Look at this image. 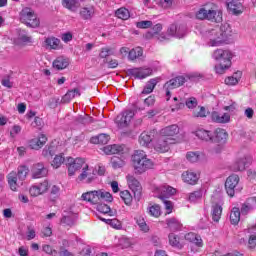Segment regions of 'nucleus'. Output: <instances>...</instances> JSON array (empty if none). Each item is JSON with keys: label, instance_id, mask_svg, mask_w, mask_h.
I'll return each mask as SVG.
<instances>
[{"label": "nucleus", "instance_id": "58836bf2", "mask_svg": "<svg viewBox=\"0 0 256 256\" xmlns=\"http://www.w3.org/2000/svg\"><path fill=\"white\" fill-rule=\"evenodd\" d=\"M241 77H243V72L237 71L232 76H228L225 79V85L235 86L241 81Z\"/></svg>", "mask_w": 256, "mask_h": 256}, {"label": "nucleus", "instance_id": "f3484780", "mask_svg": "<svg viewBox=\"0 0 256 256\" xmlns=\"http://www.w3.org/2000/svg\"><path fill=\"white\" fill-rule=\"evenodd\" d=\"M43 47L49 51H59L63 49V44L59 38L54 36L46 37L43 42Z\"/></svg>", "mask_w": 256, "mask_h": 256}, {"label": "nucleus", "instance_id": "7c9ffc66", "mask_svg": "<svg viewBox=\"0 0 256 256\" xmlns=\"http://www.w3.org/2000/svg\"><path fill=\"white\" fill-rule=\"evenodd\" d=\"M183 239L185 241H188L189 243H193L196 245V247H203V239L200 235L190 232L183 236Z\"/></svg>", "mask_w": 256, "mask_h": 256}, {"label": "nucleus", "instance_id": "37998d69", "mask_svg": "<svg viewBox=\"0 0 256 256\" xmlns=\"http://www.w3.org/2000/svg\"><path fill=\"white\" fill-rule=\"evenodd\" d=\"M140 57H143V48L135 47V48L130 49V53L128 54L129 61H135L136 59H139Z\"/></svg>", "mask_w": 256, "mask_h": 256}, {"label": "nucleus", "instance_id": "423d86ee", "mask_svg": "<svg viewBox=\"0 0 256 256\" xmlns=\"http://www.w3.org/2000/svg\"><path fill=\"white\" fill-rule=\"evenodd\" d=\"M20 21L27 25V27H32L33 29L41 25V21L37 18V14L31 8H24L20 12Z\"/></svg>", "mask_w": 256, "mask_h": 256}, {"label": "nucleus", "instance_id": "3c124183", "mask_svg": "<svg viewBox=\"0 0 256 256\" xmlns=\"http://www.w3.org/2000/svg\"><path fill=\"white\" fill-rule=\"evenodd\" d=\"M81 95L79 93L78 89L69 90L62 98L63 103H69L72 99H75V97H79Z\"/></svg>", "mask_w": 256, "mask_h": 256}, {"label": "nucleus", "instance_id": "6e6d98bb", "mask_svg": "<svg viewBox=\"0 0 256 256\" xmlns=\"http://www.w3.org/2000/svg\"><path fill=\"white\" fill-rule=\"evenodd\" d=\"M35 237H37V231L35 230V226H27L25 232V239L27 241H32V239H35Z\"/></svg>", "mask_w": 256, "mask_h": 256}, {"label": "nucleus", "instance_id": "c03bdc74", "mask_svg": "<svg viewBox=\"0 0 256 256\" xmlns=\"http://www.w3.org/2000/svg\"><path fill=\"white\" fill-rule=\"evenodd\" d=\"M151 141H153V138L151 137V134H149V132H142L139 136V144L142 147H149Z\"/></svg>", "mask_w": 256, "mask_h": 256}, {"label": "nucleus", "instance_id": "dca6fc26", "mask_svg": "<svg viewBox=\"0 0 256 256\" xmlns=\"http://www.w3.org/2000/svg\"><path fill=\"white\" fill-rule=\"evenodd\" d=\"M237 185H239V176L231 175L226 179L225 188L226 193L229 197H234L235 192L237 191Z\"/></svg>", "mask_w": 256, "mask_h": 256}, {"label": "nucleus", "instance_id": "393cba45", "mask_svg": "<svg viewBox=\"0 0 256 256\" xmlns=\"http://www.w3.org/2000/svg\"><path fill=\"white\" fill-rule=\"evenodd\" d=\"M182 180L188 185H195L199 181V172L188 170L182 173Z\"/></svg>", "mask_w": 256, "mask_h": 256}, {"label": "nucleus", "instance_id": "4c0bfd02", "mask_svg": "<svg viewBox=\"0 0 256 256\" xmlns=\"http://www.w3.org/2000/svg\"><path fill=\"white\" fill-rule=\"evenodd\" d=\"M157 83H159V78L150 79L144 86L142 95H149L153 93V91L155 90V87H157Z\"/></svg>", "mask_w": 256, "mask_h": 256}, {"label": "nucleus", "instance_id": "ddd939ff", "mask_svg": "<svg viewBox=\"0 0 256 256\" xmlns=\"http://www.w3.org/2000/svg\"><path fill=\"white\" fill-rule=\"evenodd\" d=\"M185 84V77L178 76L170 81L166 82L164 85V89H166V101L171 99V89H177V87H181V85Z\"/></svg>", "mask_w": 256, "mask_h": 256}, {"label": "nucleus", "instance_id": "cd10ccee", "mask_svg": "<svg viewBox=\"0 0 256 256\" xmlns=\"http://www.w3.org/2000/svg\"><path fill=\"white\" fill-rule=\"evenodd\" d=\"M83 1L84 0H62V6L68 9V11H72V13H77Z\"/></svg>", "mask_w": 256, "mask_h": 256}, {"label": "nucleus", "instance_id": "0eeeda50", "mask_svg": "<svg viewBox=\"0 0 256 256\" xmlns=\"http://www.w3.org/2000/svg\"><path fill=\"white\" fill-rule=\"evenodd\" d=\"M85 163V158L68 157L66 159V167L68 169L69 177H74L75 173H77V171H79L85 165Z\"/></svg>", "mask_w": 256, "mask_h": 256}, {"label": "nucleus", "instance_id": "864d4df0", "mask_svg": "<svg viewBox=\"0 0 256 256\" xmlns=\"http://www.w3.org/2000/svg\"><path fill=\"white\" fill-rule=\"evenodd\" d=\"M173 104L171 105L172 111H179V109H183L185 107V100L179 99L177 97L173 98Z\"/></svg>", "mask_w": 256, "mask_h": 256}, {"label": "nucleus", "instance_id": "5701e85b", "mask_svg": "<svg viewBox=\"0 0 256 256\" xmlns=\"http://www.w3.org/2000/svg\"><path fill=\"white\" fill-rule=\"evenodd\" d=\"M227 8L229 9L230 13H233V15H241V13L245 11L243 4L239 0H228Z\"/></svg>", "mask_w": 256, "mask_h": 256}, {"label": "nucleus", "instance_id": "1a4fd4ad", "mask_svg": "<svg viewBox=\"0 0 256 256\" xmlns=\"http://www.w3.org/2000/svg\"><path fill=\"white\" fill-rule=\"evenodd\" d=\"M212 220L219 223L221 215H223V202L219 196H212Z\"/></svg>", "mask_w": 256, "mask_h": 256}, {"label": "nucleus", "instance_id": "b1692460", "mask_svg": "<svg viewBox=\"0 0 256 256\" xmlns=\"http://www.w3.org/2000/svg\"><path fill=\"white\" fill-rule=\"evenodd\" d=\"M7 180L11 191H18L19 187H23V182H19L17 172H10L7 176Z\"/></svg>", "mask_w": 256, "mask_h": 256}, {"label": "nucleus", "instance_id": "a211bd4d", "mask_svg": "<svg viewBox=\"0 0 256 256\" xmlns=\"http://www.w3.org/2000/svg\"><path fill=\"white\" fill-rule=\"evenodd\" d=\"M156 192L158 193V199H169V197H173L177 193V189L164 184L156 188Z\"/></svg>", "mask_w": 256, "mask_h": 256}, {"label": "nucleus", "instance_id": "a18cd8bd", "mask_svg": "<svg viewBox=\"0 0 256 256\" xmlns=\"http://www.w3.org/2000/svg\"><path fill=\"white\" fill-rule=\"evenodd\" d=\"M241 221V211L239 208L234 207L230 213V222L232 225H237Z\"/></svg>", "mask_w": 256, "mask_h": 256}, {"label": "nucleus", "instance_id": "c9c22d12", "mask_svg": "<svg viewBox=\"0 0 256 256\" xmlns=\"http://www.w3.org/2000/svg\"><path fill=\"white\" fill-rule=\"evenodd\" d=\"M33 43V38L25 31H20L18 38L15 40L16 45H27Z\"/></svg>", "mask_w": 256, "mask_h": 256}, {"label": "nucleus", "instance_id": "680f3d73", "mask_svg": "<svg viewBox=\"0 0 256 256\" xmlns=\"http://www.w3.org/2000/svg\"><path fill=\"white\" fill-rule=\"evenodd\" d=\"M187 161L190 163H197L201 159V153L199 152H187L186 154Z\"/></svg>", "mask_w": 256, "mask_h": 256}, {"label": "nucleus", "instance_id": "603ef678", "mask_svg": "<svg viewBox=\"0 0 256 256\" xmlns=\"http://www.w3.org/2000/svg\"><path fill=\"white\" fill-rule=\"evenodd\" d=\"M64 163H65V156L63 154H58L53 158L51 162V166L53 167V169H59V167H61V165Z\"/></svg>", "mask_w": 256, "mask_h": 256}, {"label": "nucleus", "instance_id": "de8ad7c7", "mask_svg": "<svg viewBox=\"0 0 256 256\" xmlns=\"http://www.w3.org/2000/svg\"><path fill=\"white\" fill-rule=\"evenodd\" d=\"M19 179V183H24L25 179H27V175H29V168L27 166L18 167V172L16 173Z\"/></svg>", "mask_w": 256, "mask_h": 256}, {"label": "nucleus", "instance_id": "0e129e2a", "mask_svg": "<svg viewBox=\"0 0 256 256\" xmlns=\"http://www.w3.org/2000/svg\"><path fill=\"white\" fill-rule=\"evenodd\" d=\"M194 117H207V110L203 106H199L193 112Z\"/></svg>", "mask_w": 256, "mask_h": 256}, {"label": "nucleus", "instance_id": "ea45409f", "mask_svg": "<svg viewBox=\"0 0 256 256\" xmlns=\"http://www.w3.org/2000/svg\"><path fill=\"white\" fill-rule=\"evenodd\" d=\"M166 225H167L168 229H170V231H181V227H183L181 222L176 218L167 219Z\"/></svg>", "mask_w": 256, "mask_h": 256}, {"label": "nucleus", "instance_id": "5fc2aeb1", "mask_svg": "<svg viewBox=\"0 0 256 256\" xmlns=\"http://www.w3.org/2000/svg\"><path fill=\"white\" fill-rule=\"evenodd\" d=\"M148 213L151 217H160L161 216V206L153 204L148 206Z\"/></svg>", "mask_w": 256, "mask_h": 256}, {"label": "nucleus", "instance_id": "412c9836", "mask_svg": "<svg viewBox=\"0 0 256 256\" xmlns=\"http://www.w3.org/2000/svg\"><path fill=\"white\" fill-rule=\"evenodd\" d=\"M168 243L174 249H183L185 247L183 236H179L173 232L168 235Z\"/></svg>", "mask_w": 256, "mask_h": 256}, {"label": "nucleus", "instance_id": "e2e57ef3", "mask_svg": "<svg viewBox=\"0 0 256 256\" xmlns=\"http://www.w3.org/2000/svg\"><path fill=\"white\" fill-rule=\"evenodd\" d=\"M111 165L113 169H121V167L125 166V161H123L121 158L113 157L111 159Z\"/></svg>", "mask_w": 256, "mask_h": 256}, {"label": "nucleus", "instance_id": "4be33fe9", "mask_svg": "<svg viewBox=\"0 0 256 256\" xmlns=\"http://www.w3.org/2000/svg\"><path fill=\"white\" fill-rule=\"evenodd\" d=\"M178 133H179V126L177 124L166 126L160 130V135L162 137H165L166 139H173V137H177Z\"/></svg>", "mask_w": 256, "mask_h": 256}, {"label": "nucleus", "instance_id": "473e14b6", "mask_svg": "<svg viewBox=\"0 0 256 256\" xmlns=\"http://www.w3.org/2000/svg\"><path fill=\"white\" fill-rule=\"evenodd\" d=\"M69 58L64 56L57 57L53 62L54 69H57L58 71H63V69H67L69 67Z\"/></svg>", "mask_w": 256, "mask_h": 256}, {"label": "nucleus", "instance_id": "f8f14e48", "mask_svg": "<svg viewBox=\"0 0 256 256\" xmlns=\"http://www.w3.org/2000/svg\"><path fill=\"white\" fill-rule=\"evenodd\" d=\"M170 37H176V39H183L187 35V26L185 24H172L167 30Z\"/></svg>", "mask_w": 256, "mask_h": 256}, {"label": "nucleus", "instance_id": "bf43d9fd", "mask_svg": "<svg viewBox=\"0 0 256 256\" xmlns=\"http://www.w3.org/2000/svg\"><path fill=\"white\" fill-rule=\"evenodd\" d=\"M120 197L124 201L125 205L129 206L133 203V196H131V193L128 190L120 192Z\"/></svg>", "mask_w": 256, "mask_h": 256}, {"label": "nucleus", "instance_id": "9b49d317", "mask_svg": "<svg viewBox=\"0 0 256 256\" xmlns=\"http://www.w3.org/2000/svg\"><path fill=\"white\" fill-rule=\"evenodd\" d=\"M135 117V112L132 110H126L116 117V124L120 129H125L131 125V121Z\"/></svg>", "mask_w": 256, "mask_h": 256}, {"label": "nucleus", "instance_id": "f257e3e1", "mask_svg": "<svg viewBox=\"0 0 256 256\" xmlns=\"http://www.w3.org/2000/svg\"><path fill=\"white\" fill-rule=\"evenodd\" d=\"M233 35H235L233 29L229 24L225 23L206 30L202 37L206 39L209 47H221L229 43Z\"/></svg>", "mask_w": 256, "mask_h": 256}, {"label": "nucleus", "instance_id": "69168bd1", "mask_svg": "<svg viewBox=\"0 0 256 256\" xmlns=\"http://www.w3.org/2000/svg\"><path fill=\"white\" fill-rule=\"evenodd\" d=\"M184 105H186L188 109H195V107H197L198 105L197 98L195 97L188 98L186 101H184Z\"/></svg>", "mask_w": 256, "mask_h": 256}, {"label": "nucleus", "instance_id": "09e8293b", "mask_svg": "<svg viewBox=\"0 0 256 256\" xmlns=\"http://www.w3.org/2000/svg\"><path fill=\"white\" fill-rule=\"evenodd\" d=\"M135 221L143 233H149V225H147V222L145 221V218L143 216H137L135 218Z\"/></svg>", "mask_w": 256, "mask_h": 256}, {"label": "nucleus", "instance_id": "774afa93", "mask_svg": "<svg viewBox=\"0 0 256 256\" xmlns=\"http://www.w3.org/2000/svg\"><path fill=\"white\" fill-rule=\"evenodd\" d=\"M249 249H255L256 247V233H252L248 239Z\"/></svg>", "mask_w": 256, "mask_h": 256}, {"label": "nucleus", "instance_id": "f03ea898", "mask_svg": "<svg viewBox=\"0 0 256 256\" xmlns=\"http://www.w3.org/2000/svg\"><path fill=\"white\" fill-rule=\"evenodd\" d=\"M131 163L136 175H143V173L153 169L155 167V162H153L147 152L143 150H135L131 156Z\"/></svg>", "mask_w": 256, "mask_h": 256}, {"label": "nucleus", "instance_id": "a19ab883", "mask_svg": "<svg viewBox=\"0 0 256 256\" xmlns=\"http://www.w3.org/2000/svg\"><path fill=\"white\" fill-rule=\"evenodd\" d=\"M101 221H104V223H107V225H110L113 229H116L118 231H121L123 229V223L119 219H105L102 217H99Z\"/></svg>", "mask_w": 256, "mask_h": 256}, {"label": "nucleus", "instance_id": "72a5a7b5", "mask_svg": "<svg viewBox=\"0 0 256 256\" xmlns=\"http://www.w3.org/2000/svg\"><path fill=\"white\" fill-rule=\"evenodd\" d=\"M194 135L198 137V139H201V141H212L213 133L211 131L205 130L203 128H198L195 132Z\"/></svg>", "mask_w": 256, "mask_h": 256}, {"label": "nucleus", "instance_id": "2f4dec72", "mask_svg": "<svg viewBox=\"0 0 256 256\" xmlns=\"http://www.w3.org/2000/svg\"><path fill=\"white\" fill-rule=\"evenodd\" d=\"M45 143H47V136H45V134H41L39 137L30 140L29 145L31 149L39 151V149H41Z\"/></svg>", "mask_w": 256, "mask_h": 256}, {"label": "nucleus", "instance_id": "9d476101", "mask_svg": "<svg viewBox=\"0 0 256 256\" xmlns=\"http://www.w3.org/2000/svg\"><path fill=\"white\" fill-rule=\"evenodd\" d=\"M175 143V138H166L160 135L154 142V149L158 153H167L169 151V145Z\"/></svg>", "mask_w": 256, "mask_h": 256}, {"label": "nucleus", "instance_id": "8fccbe9b", "mask_svg": "<svg viewBox=\"0 0 256 256\" xmlns=\"http://www.w3.org/2000/svg\"><path fill=\"white\" fill-rule=\"evenodd\" d=\"M97 211L99 213H102L103 215H109L110 217H113L115 215V212L111 210V207L107 204H99L96 207Z\"/></svg>", "mask_w": 256, "mask_h": 256}, {"label": "nucleus", "instance_id": "7ed1b4c3", "mask_svg": "<svg viewBox=\"0 0 256 256\" xmlns=\"http://www.w3.org/2000/svg\"><path fill=\"white\" fill-rule=\"evenodd\" d=\"M213 59L219 63L215 66L218 75H223L231 67V61L235 54L231 50L216 49L212 54Z\"/></svg>", "mask_w": 256, "mask_h": 256}, {"label": "nucleus", "instance_id": "4d7b16f0", "mask_svg": "<svg viewBox=\"0 0 256 256\" xmlns=\"http://www.w3.org/2000/svg\"><path fill=\"white\" fill-rule=\"evenodd\" d=\"M62 225H68V227H71V225L75 224V214L70 213L69 215H64L61 219Z\"/></svg>", "mask_w": 256, "mask_h": 256}, {"label": "nucleus", "instance_id": "f704fd0d", "mask_svg": "<svg viewBox=\"0 0 256 256\" xmlns=\"http://www.w3.org/2000/svg\"><path fill=\"white\" fill-rule=\"evenodd\" d=\"M128 187L133 191L134 193H137V191H141V183H139V180L135 178L133 175L126 176Z\"/></svg>", "mask_w": 256, "mask_h": 256}, {"label": "nucleus", "instance_id": "aec40b11", "mask_svg": "<svg viewBox=\"0 0 256 256\" xmlns=\"http://www.w3.org/2000/svg\"><path fill=\"white\" fill-rule=\"evenodd\" d=\"M47 168L43 163H36L31 167L32 179H41L47 177Z\"/></svg>", "mask_w": 256, "mask_h": 256}, {"label": "nucleus", "instance_id": "e433bc0d", "mask_svg": "<svg viewBox=\"0 0 256 256\" xmlns=\"http://www.w3.org/2000/svg\"><path fill=\"white\" fill-rule=\"evenodd\" d=\"M111 137L108 134H100L98 136H93L90 139V142L94 145H107L110 141Z\"/></svg>", "mask_w": 256, "mask_h": 256}, {"label": "nucleus", "instance_id": "79ce46f5", "mask_svg": "<svg viewBox=\"0 0 256 256\" xmlns=\"http://www.w3.org/2000/svg\"><path fill=\"white\" fill-rule=\"evenodd\" d=\"M205 191L203 189L196 190L189 194L188 201L190 203H199L201 199H203Z\"/></svg>", "mask_w": 256, "mask_h": 256}, {"label": "nucleus", "instance_id": "13d9d810", "mask_svg": "<svg viewBox=\"0 0 256 256\" xmlns=\"http://www.w3.org/2000/svg\"><path fill=\"white\" fill-rule=\"evenodd\" d=\"M116 17H118V19H122L123 21H127V19H129V17H131L129 10H127L126 8H119L116 11Z\"/></svg>", "mask_w": 256, "mask_h": 256}, {"label": "nucleus", "instance_id": "6e6552de", "mask_svg": "<svg viewBox=\"0 0 256 256\" xmlns=\"http://www.w3.org/2000/svg\"><path fill=\"white\" fill-rule=\"evenodd\" d=\"M95 180V169L89 167V164L85 162L82 166V171L79 174L77 181L78 183H91Z\"/></svg>", "mask_w": 256, "mask_h": 256}, {"label": "nucleus", "instance_id": "052dcab7", "mask_svg": "<svg viewBox=\"0 0 256 256\" xmlns=\"http://www.w3.org/2000/svg\"><path fill=\"white\" fill-rule=\"evenodd\" d=\"M94 13L95 10L93 8L84 7L80 10V16L82 17V19H91Z\"/></svg>", "mask_w": 256, "mask_h": 256}, {"label": "nucleus", "instance_id": "4468645a", "mask_svg": "<svg viewBox=\"0 0 256 256\" xmlns=\"http://www.w3.org/2000/svg\"><path fill=\"white\" fill-rule=\"evenodd\" d=\"M49 191V181L45 180L41 183H36L30 186L29 193L31 197H39V195H45Z\"/></svg>", "mask_w": 256, "mask_h": 256}, {"label": "nucleus", "instance_id": "39448f33", "mask_svg": "<svg viewBox=\"0 0 256 256\" xmlns=\"http://www.w3.org/2000/svg\"><path fill=\"white\" fill-rule=\"evenodd\" d=\"M81 198L82 201H88L93 205H99L101 201H106L108 203H111V201H113V196L111 195V193L105 190H94L90 192H85L82 194Z\"/></svg>", "mask_w": 256, "mask_h": 256}, {"label": "nucleus", "instance_id": "20e7f679", "mask_svg": "<svg viewBox=\"0 0 256 256\" xmlns=\"http://www.w3.org/2000/svg\"><path fill=\"white\" fill-rule=\"evenodd\" d=\"M196 19L200 21H211L212 23H221L223 21V12L217 10L215 4H208L196 12Z\"/></svg>", "mask_w": 256, "mask_h": 256}, {"label": "nucleus", "instance_id": "c756f323", "mask_svg": "<svg viewBox=\"0 0 256 256\" xmlns=\"http://www.w3.org/2000/svg\"><path fill=\"white\" fill-rule=\"evenodd\" d=\"M102 151L105 153V155H117L125 151V146L118 144L108 145L103 147Z\"/></svg>", "mask_w": 256, "mask_h": 256}, {"label": "nucleus", "instance_id": "bb28decb", "mask_svg": "<svg viewBox=\"0 0 256 256\" xmlns=\"http://www.w3.org/2000/svg\"><path fill=\"white\" fill-rule=\"evenodd\" d=\"M211 120L213 121V123H229V121H231V115H229V113H220L217 111H213L211 113Z\"/></svg>", "mask_w": 256, "mask_h": 256}, {"label": "nucleus", "instance_id": "c85d7f7f", "mask_svg": "<svg viewBox=\"0 0 256 256\" xmlns=\"http://www.w3.org/2000/svg\"><path fill=\"white\" fill-rule=\"evenodd\" d=\"M163 26L161 24H156L153 26L152 31L148 33L151 37H156L158 41H167L169 36L161 33ZM161 33V34H160Z\"/></svg>", "mask_w": 256, "mask_h": 256}, {"label": "nucleus", "instance_id": "49530a36", "mask_svg": "<svg viewBox=\"0 0 256 256\" xmlns=\"http://www.w3.org/2000/svg\"><path fill=\"white\" fill-rule=\"evenodd\" d=\"M238 107H239V105L237 104V102H235L233 100H227L223 104L224 111H228V113H235V111H237Z\"/></svg>", "mask_w": 256, "mask_h": 256}, {"label": "nucleus", "instance_id": "338daca9", "mask_svg": "<svg viewBox=\"0 0 256 256\" xmlns=\"http://www.w3.org/2000/svg\"><path fill=\"white\" fill-rule=\"evenodd\" d=\"M131 245H132L131 239L126 237H122L119 239V246L122 247L123 249L129 248L131 247Z\"/></svg>", "mask_w": 256, "mask_h": 256}, {"label": "nucleus", "instance_id": "2eb2a0df", "mask_svg": "<svg viewBox=\"0 0 256 256\" xmlns=\"http://www.w3.org/2000/svg\"><path fill=\"white\" fill-rule=\"evenodd\" d=\"M129 74L135 79H147V77L153 75V68L147 66L132 68L129 70Z\"/></svg>", "mask_w": 256, "mask_h": 256}, {"label": "nucleus", "instance_id": "a878e982", "mask_svg": "<svg viewBox=\"0 0 256 256\" xmlns=\"http://www.w3.org/2000/svg\"><path fill=\"white\" fill-rule=\"evenodd\" d=\"M249 165H251V157L243 156L234 163V171H245Z\"/></svg>", "mask_w": 256, "mask_h": 256}, {"label": "nucleus", "instance_id": "6ab92c4d", "mask_svg": "<svg viewBox=\"0 0 256 256\" xmlns=\"http://www.w3.org/2000/svg\"><path fill=\"white\" fill-rule=\"evenodd\" d=\"M228 137H229V134H227V130L223 128H217L216 130H214L212 134L211 143H220V145H223L227 143Z\"/></svg>", "mask_w": 256, "mask_h": 256}]
</instances>
